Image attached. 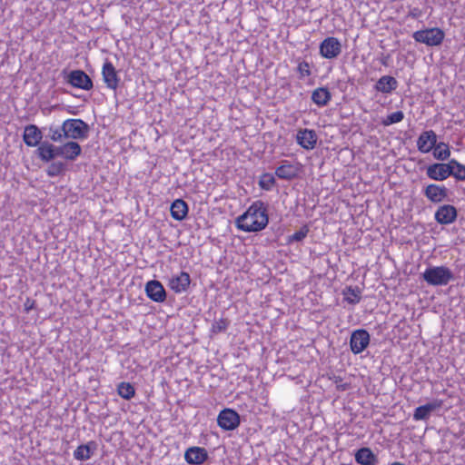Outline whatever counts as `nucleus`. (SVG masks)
<instances>
[{
	"label": "nucleus",
	"instance_id": "obj_1",
	"mask_svg": "<svg viewBox=\"0 0 465 465\" xmlns=\"http://www.w3.org/2000/svg\"><path fill=\"white\" fill-rule=\"evenodd\" d=\"M268 221L265 204L262 201H256L236 219V226L246 232H256L263 230Z\"/></svg>",
	"mask_w": 465,
	"mask_h": 465
},
{
	"label": "nucleus",
	"instance_id": "obj_2",
	"mask_svg": "<svg viewBox=\"0 0 465 465\" xmlns=\"http://www.w3.org/2000/svg\"><path fill=\"white\" fill-rule=\"evenodd\" d=\"M422 278L432 286H445L455 280L454 273L446 266H430L422 273Z\"/></svg>",
	"mask_w": 465,
	"mask_h": 465
},
{
	"label": "nucleus",
	"instance_id": "obj_3",
	"mask_svg": "<svg viewBox=\"0 0 465 465\" xmlns=\"http://www.w3.org/2000/svg\"><path fill=\"white\" fill-rule=\"evenodd\" d=\"M64 139L85 140L89 136L90 126L82 119H67L62 124Z\"/></svg>",
	"mask_w": 465,
	"mask_h": 465
},
{
	"label": "nucleus",
	"instance_id": "obj_4",
	"mask_svg": "<svg viewBox=\"0 0 465 465\" xmlns=\"http://www.w3.org/2000/svg\"><path fill=\"white\" fill-rule=\"evenodd\" d=\"M445 34L438 27L427 28L424 30H419L413 33V39L421 44H425L428 46H438L443 42Z\"/></svg>",
	"mask_w": 465,
	"mask_h": 465
},
{
	"label": "nucleus",
	"instance_id": "obj_5",
	"mask_svg": "<svg viewBox=\"0 0 465 465\" xmlns=\"http://www.w3.org/2000/svg\"><path fill=\"white\" fill-rule=\"evenodd\" d=\"M217 423L223 430H233L240 425L241 417L236 411L226 408L218 414Z\"/></svg>",
	"mask_w": 465,
	"mask_h": 465
},
{
	"label": "nucleus",
	"instance_id": "obj_6",
	"mask_svg": "<svg viewBox=\"0 0 465 465\" xmlns=\"http://www.w3.org/2000/svg\"><path fill=\"white\" fill-rule=\"evenodd\" d=\"M427 176L434 181L441 182L452 176L450 160L448 163H434L426 168Z\"/></svg>",
	"mask_w": 465,
	"mask_h": 465
},
{
	"label": "nucleus",
	"instance_id": "obj_7",
	"mask_svg": "<svg viewBox=\"0 0 465 465\" xmlns=\"http://www.w3.org/2000/svg\"><path fill=\"white\" fill-rule=\"evenodd\" d=\"M371 336L365 329H358L351 332L350 348L353 354L361 353L370 344Z\"/></svg>",
	"mask_w": 465,
	"mask_h": 465
},
{
	"label": "nucleus",
	"instance_id": "obj_8",
	"mask_svg": "<svg viewBox=\"0 0 465 465\" xmlns=\"http://www.w3.org/2000/svg\"><path fill=\"white\" fill-rule=\"evenodd\" d=\"M66 82L74 88L85 91H89L94 87L90 76L80 69L71 71L66 77Z\"/></svg>",
	"mask_w": 465,
	"mask_h": 465
},
{
	"label": "nucleus",
	"instance_id": "obj_9",
	"mask_svg": "<svg viewBox=\"0 0 465 465\" xmlns=\"http://www.w3.org/2000/svg\"><path fill=\"white\" fill-rule=\"evenodd\" d=\"M320 54L326 59H335L341 53V44L338 38L329 36L319 46Z\"/></svg>",
	"mask_w": 465,
	"mask_h": 465
},
{
	"label": "nucleus",
	"instance_id": "obj_10",
	"mask_svg": "<svg viewBox=\"0 0 465 465\" xmlns=\"http://www.w3.org/2000/svg\"><path fill=\"white\" fill-rule=\"evenodd\" d=\"M424 196L433 203H439L448 199L449 189L440 184L430 183L423 188Z\"/></svg>",
	"mask_w": 465,
	"mask_h": 465
},
{
	"label": "nucleus",
	"instance_id": "obj_11",
	"mask_svg": "<svg viewBox=\"0 0 465 465\" xmlns=\"http://www.w3.org/2000/svg\"><path fill=\"white\" fill-rule=\"evenodd\" d=\"M458 211L456 207L450 204H444L435 212L434 218L440 224H450L456 221Z\"/></svg>",
	"mask_w": 465,
	"mask_h": 465
},
{
	"label": "nucleus",
	"instance_id": "obj_12",
	"mask_svg": "<svg viewBox=\"0 0 465 465\" xmlns=\"http://www.w3.org/2000/svg\"><path fill=\"white\" fill-rule=\"evenodd\" d=\"M146 295L155 302H163L166 300V292L163 284L157 280H151L145 284Z\"/></svg>",
	"mask_w": 465,
	"mask_h": 465
},
{
	"label": "nucleus",
	"instance_id": "obj_13",
	"mask_svg": "<svg viewBox=\"0 0 465 465\" xmlns=\"http://www.w3.org/2000/svg\"><path fill=\"white\" fill-rule=\"evenodd\" d=\"M191 283V277L188 272H181L177 275H173L168 282V286L175 293L186 292Z\"/></svg>",
	"mask_w": 465,
	"mask_h": 465
},
{
	"label": "nucleus",
	"instance_id": "obj_14",
	"mask_svg": "<svg viewBox=\"0 0 465 465\" xmlns=\"http://www.w3.org/2000/svg\"><path fill=\"white\" fill-rule=\"evenodd\" d=\"M437 144V134L433 130L424 131L417 140L418 150L421 153H429Z\"/></svg>",
	"mask_w": 465,
	"mask_h": 465
},
{
	"label": "nucleus",
	"instance_id": "obj_15",
	"mask_svg": "<svg viewBox=\"0 0 465 465\" xmlns=\"http://www.w3.org/2000/svg\"><path fill=\"white\" fill-rule=\"evenodd\" d=\"M208 452L202 447H190L184 453V459L191 465H200L208 459Z\"/></svg>",
	"mask_w": 465,
	"mask_h": 465
},
{
	"label": "nucleus",
	"instance_id": "obj_16",
	"mask_svg": "<svg viewBox=\"0 0 465 465\" xmlns=\"http://www.w3.org/2000/svg\"><path fill=\"white\" fill-rule=\"evenodd\" d=\"M102 74L106 86L110 89L116 90L120 82V78L111 62L106 61L104 64Z\"/></svg>",
	"mask_w": 465,
	"mask_h": 465
},
{
	"label": "nucleus",
	"instance_id": "obj_17",
	"mask_svg": "<svg viewBox=\"0 0 465 465\" xmlns=\"http://www.w3.org/2000/svg\"><path fill=\"white\" fill-rule=\"evenodd\" d=\"M43 134L35 124H29L25 127L23 140L29 147L39 146L42 143Z\"/></svg>",
	"mask_w": 465,
	"mask_h": 465
},
{
	"label": "nucleus",
	"instance_id": "obj_18",
	"mask_svg": "<svg viewBox=\"0 0 465 465\" xmlns=\"http://www.w3.org/2000/svg\"><path fill=\"white\" fill-rule=\"evenodd\" d=\"M296 140L303 149L312 150L317 143V134L314 130L301 129L297 133Z\"/></svg>",
	"mask_w": 465,
	"mask_h": 465
},
{
	"label": "nucleus",
	"instance_id": "obj_19",
	"mask_svg": "<svg viewBox=\"0 0 465 465\" xmlns=\"http://www.w3.org/2000/svg\"><path fill=\"white\" fill-rule=\"evenodd\" d=\"M299 168L288 161H283L282 164L275 170V175L282 180L291 181L298 176Z\"/></svg>",
	"mask_w": 465,
	"mask_h": 465
},
{
	"label": "nucleus",
	"instance_id": "obj_20",
	"mask_svg": "<svg viewBox=\"0 0 465 465\" xmlns=\"http://www.w3.org/2000/svg\"><path fill=\"white\" fill-rule=\"evenodd\" d=\"M398 87V81L391 75L381 76L375 84L374 89L382 94H391Z\"/></svg>",
	"mask_w": 465,
	"mask_h": 465
},
{
	"label": "nucleus",
	"instance_id": "obj_21",
	"mask_svg": "<svg viewBox=\"0 0 465 465\" xmlns=\"http://www.w3.org/2000/svg\"><path fill=\"white\" fill-rule=\"evenodd\" d=\"M355 460L361 465H376L378 463L377 456L367 447H362L356 451Z\"/></svg>",
	"mask_w": 465,
	"mask_h": 465
},
{
	"label": "nucleus",
	"instance_id": "obj_22",
	"mask_svg": "<svg viewBox=\"0 0 465 465\" xmlns=\"http://www.w3.org/2000/svg\"><path fill=\"white\" fill-rule=\"evenodd\" d=\"M97 444L95 441H89L86 444H82L74 451V457L77 460L84 461L91 458L94 451L96 450Z\"/></svg>",
	"mask_w": 465,
	"mask_h": 465
},
{
	"label": "nucleus",
	"instance_id": "obj_23",
	"mask_svg": "<svg viewBox=\"0 0 465 465\" xmlns=\"http://www.w3.org/2000/svg\"><path fill=\"white\" fill-rule=\"evenodd\" d=\"M171 215L176 221H183L188 213V204L183 199H177L171 204Z\"/></svg>",
	"mask_w": 465,
	"mask_h": 465
},
{
	"label": "nucleus",
	"instance_id": "obj_24",
	"mask_svg": "<svg viewBox=\"0 0 465 465\" xmlns=\"http://www.w3.org/2000/svg\"><path fill=\"white\" fill-rule=\"evenodd\" d=\"M440 406V403L437 401L429 402L425 405L419 406L415 409L413 413V419L415 420H427L430 413Z\"/></svg>",
	"mask_w": 465,
	"mask_h": 465
},
{
	"label": "nucleus",
	"instance_id": "obj_25",
	"mask_svg": "<svg viewBox=\"0 0 465 465\" xmlns=\"http://www.w3.org/2000/svg\"><path fill=\"white\" fill-rule=\"evenodd\" d=\"M331 99V94L327 87L316 88L312 94V100L318 106H325Z\"/></svg>",
	"mask_w": 465,
	"mask_h": 465
},
{
	"label": "nucleus",
	"instance_id": "obj_26",
	"mask_svg": "<svg viewBox=\"0 0 465 465\" xmlns=\"http://www.w3.org/2000/svg\"><path fill=\"white\" fill-rule=\"evenodd\" d=\"M37 157L43 162L49 163L54 159L53 143L45 141L40 143L35 151Z\"/></svg>",
	"mask_w": 465,
	"mask_h": 465
},
{
	"label": "nucleus",
	"instance_id": "obj_27",
	"mask_svg": "<svg viewBox=\"0 0 465 465\" xmlns=\"http://www.w3.org/2000/svg\"><path fill=\"white\" fill-rule=\"evenodd\" d=\"M64 159L67 161H74L82 153L80 144L75 141H68L64 144Z\"/></svg>",
	"mask_w": 465,
	"mask_h": 465
},
{
	"label": "nucleus",
	"instance_id": "obj_28",
	"mask_svg": "<svg viewBox=\"0 0 465 465\" xmlns=\"http://www.w3.org/2000/svg\"><path fill=\"white\" fill-rule=\"evenodd\" d=\"M342 294L344 300L350 304H357L361 299V291L359 287L347 286L343 291Z\"/></svg>",
	"mask_w": 465,
	"mask_h": 465
},
{
	"label": "nucleus",
	"instance_id": "obj_29",
	"mask_svg": "<svg viewBox=\"0 0 465 465\" xmlns=\"http://www.w3.org/2000/svg\"><path fill=\"white\" fill-rule=\"evenodd\" d=\"M433 157L438 161H445L448 160L450 156V150L449 144L440 142L437 143V144L432 148Z\"/></svg>",
	"mask_w": 465,
	"mask_h": 465
},
{
	"label": "nucleus",
	"instance_id": "obj_30",
	"mask_svg": "<svg viewBox=\"0 0 465 465\" xmlns=\"http://www.w3.org/2000/svg\"><path fill=\"white\" fill-rule=\"evenodd\" d=\"M66 163L63 162H53L49 164L46 169V174L49 177H56L60 175H64L66 172Z\"/></svg>",
	"mask_w": 465,
	"mask_h": 465
},
{
	"label": "nucleus",
	"instance_id": "obj_31",
	"mask_svg": "<svg viewBox=\"0 0 465 465\" xmlns=\"http://www.w3.org/2000/svg\"><path fill=\"white\" fill-rule=\"evenodd\" d=\"M117 392L124 400H131L134 394V387L129 382H121L117 386Z\"/></svg>",
	"mask_w": 465,
	"mask_h": 465
},
{
	"label": "nucleus",
	"instance_id": "obj_32",
	"mask_svg": "<svg viewBox=\"0 0 465 465\" xmlns=\"http://www.w3.org/2000/svg\"><path fill=\"white\" fill-rule=\"evenodd\" d=\"M230 325V321L226 318H221L214 321L210 330L211 336L217 335L218 333L224 332Z\"/></svg>",
	"mask_w": 465,
	"mask_h": 465
},
{
	"label": "nucleus",
	"instance_id": "obj_33",
	"mask_svg": "<svg viewBox=\"0 0 465 465\" xmlns=\"http://www.w3.org/2000/svg\"><path fill=\"white\" fill-rule=\"evenodd\" d=\"M450 164L453 170L452 176L458 181H465V165L455 159L450 160Z\"/></svg>",
	"mask_w": 465,
	"mask_h": 465
},
{
	"label": "nucleus",
	"instance_id": "obj_34",
	"mask_svg": "<svg viewBox=\"0 0 465 465\" xmlns=\"http://www.w3.org/2000/svg\"><path fill=\"white\" fill-rule=\"evenodd\" d=\"M276 183V180L272 173H263L259 180V185L262 189L270 191L272 186Z\"/></svg>",
	"mask_w": 465,
	"mask_h": 465
},
{
	"label": "nucleus",
	"instance_id": "obj_35",
	"mask_svg": "<svg viewBox=\"0 0 465 465\" xmlns=\"http://www.w3.org/2000/svg\"><path fill=\"white\" fill-rule=\"evenodd\" d=\"M309 232V226L307 224L303 225L299 231L288 236V243H292L294 242H300L303 241V239L306 238V236L308 235Z\"/></svg>",
	"mask_w": 465,
	"mask_h": 465
},
{
	"label": "nucleus",
	"instance_id": "obj_36",
	"mask_svg": "<svg viewBox=\"0 0 465 465\" xmlns=\"http://www.w3.org/2000/svg\"><path fill=\"white\" fill-rule=\"evenodd\" d=\"M404 114L401 111H396L387 115L382 121L383 125L388 126L393 124L400 123L403 120Z\"/></svg>",
	"mask_w": 465,
	"mask_h": 465
},
{
	"label": "nucleus",
	"instance_id": "obj_37",
	"mask_svg": "<svg viewBox=\"0 0 465 465\" xmlns=\"http://www.w3.org/2000/svg\"><path fill=\"white\" fill-rule=\"evenodd\" d=\"M53 142H62L64 139L63 136L62 126L60 128L50 126L48 128V135Z\"/></svg>",
	"mask_w": 465,
	"mask_h": 465
},
{
	"label": "nucleus",
	"instance_id": "obj_38",
	"mask_svg": "<svg viewBox=\"0 0 465 465\" xmlns=\"http://www.w3.org/2000/svg\"><path fill=\"white\" fill-rule=\"evenodd\" d=\"M297 70L300 73L301 77L311 75L310 64L306 61L299 63Z\"/></svg>",
	"mask_w": 465,
	"mask_h": 465
},
{
	"label": "nucleus",
	"instance_id": "obj_39",
	"mask_svg": "<svg viewBox=\"0 0 465 465\" xmlns=\"http://www.w3.org/2000/svg\"><path fill=\"white\" fill-rule=\"evenodd\" d=\"M53 149H54V159L57 156H61V157L64 158V144L63 145H59V146H56V145L53 144Z\"/></svg>",
	"mask_w": 465,
	"mask_h": 465
},
{
	"label": "nucleus",
	"instance_id": "obj_40",
	"mask_svg": "<svg viewBox=\"0 0 465 465\" xmlns=\"http://www.w3.org/2000/svg\"><path fill=\"white\" fill-rule=\"evenodd\" d=\"M25 311L26 312H30L31 310H33L35 306V300H32L30 298H27L25 304Z\"/></svg>",
	"mask_w": 465,
	"mask_h": 465
},
{
	"label": "nucleus",
	"instance_id": "obj_41",
	"mask_svg": "<svg viewBox=\"0 0 465 465\" xmlns=\"http://www.w3.org/2000/svg\"><path fill=\"white\" fill-rule=\"evenodd\" d=\"M389 59H390V55L382 56V57L381 58V64H382V65H384V66H388Z\"/></svg>",
	"mask_w": 465,
	"mask_h": 465
}]
</instances>
